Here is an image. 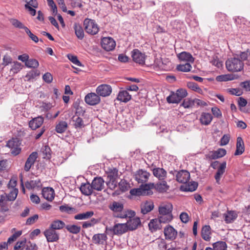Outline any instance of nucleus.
<instances>
[{"mask_svg":"<svg viewBox=\"0 0 250 250\" xmlns=\"http://www.w3.org/2000/svg\"><path fill=\"white\" fill-rule=\"evenodd\" d=\"M73 27L77 37L79 40L83 39L84 37V32L81 25L79 23L75 22L74 24Z\"/></svg>","mask_w":250,"mask_h":250,"instance_id":"obj_36","label":"nucleus"},{"mask_svg":"<svg viewBox=\"0 0 250 250\" xmlns=\"http://www.w3.org/2000/svg\"><path fill=\"white\" fill-rule=\"evenodd\" d=\"M181 105L185 108H189L199 106H206L207 105V103L196 98L186 99L184 100Z\"/></svg>","mask_w":250,"mask_h":250,"instance_id":"obj_4","label":"nucleus"},{"mask_svg":"<svg viewBox=\"0 0 250 250\" xmlns=\"http://www.w3.org/2000/svg\"><path fill=\"white\" fill-rule=\"evenodd\" d=\"M153 188H154V183H153L145 184V185H142L141 186L142 194L144 195H152L153 194V192L151 189Z\"/></svg>","mask_w":250,"mask_h":250,"instance_id":"obj_28","label":"nucleus"},{"mask_svg":"<svg viewBox=\"0 0 250 250\" xmlns=\"http://www.w3.org/2000/svg\"><path fill=\"white\" fill-rule=\"evenodd\" d=\"M42 195L47 200L52 201L54 198V190L50 187L44 188L42 190Z\"/></svg>","mask_w":250,"mask_h":250,"instance_id":"obj_21","label":"nucleus"},{"mask_svg":"<svg viewBox=\"0 0 250 250\" xmlns=\"http://www.w3.org/2000/svg\"><path fill=\"white\" fill-rule=\"evenodd\" d=\"M65 223L61 220H57L53 221L50 225L49 228L56 230L57 229H61L64 228Z\"/></svg>","mask_w":250,"mask_h":250,"instance_id":"obj_40","label":"nucleus"},{"mask_svg":"<svg viewBox=\"0 0 250 250\" xmlns=\"http://www.w3.org/2000/svg\"><path fill=\"white\" fill-rule=\"evenodd\" d=\"M226 165V162L224 161L220 164V165L217 168V171L214 176V178L216 181V183H217L218 184L219 183V181L221 179V177L225 172Z\"/></svg>","mask_w":250,"mask_h":250,"instance_id":"obj_24","label":"nucleus"},{"mask_svg":"<svg viewBox=\"0 0 250 250\" xmlns=\"http://www.w3.org/2000/svg\"><path fill=\"white\" fill-rule=\"evenodd\" d=\"M198 187V183L195 182H192L190 184H188L184 189L183 190L186 191H195Z\"/></svg>","mask_w":250,"mask_h":250,"instance_id":"obj_58","label":"nucleus"},{"mask_svg":"<svg viewBox=\"0 0 250 250\" xmlns=\"http://www.w3.org/2000/svg\"><path fill=\"white\" fill-rule=\"evenodd\" d=\"M39 218V215L38 214H35L33 216L29 217L26 221V225H31L33 224Z\"/></svg>","mask_w":250,"mask_h":250,"instance_id":"obj_63","label":"nucleus"},{"mask_svg":"<svg viewBox=\"0 0 250 250\" xmlns=\"http://www.w3.org/2000/svg\"><path fill=\"white\" fill-rule=\"evenodd\" d=\"M175 93L181 101L182 99L186 97L188 95L187 90L183 88H180L177 90Z\"/></svg>","mask_w":250,"mask_h":250,"instance_id":"obj_61","label":"nucleus"},{"mask_svg":"<svg viewBox=\"0 0 250 250\" xmlns=\"http://www.w3.org/2000/svg\"><path fill=\"white\" fill-rule=\"evenodd\" d=\"M191 65L190 63L187 62L185 64H180L177 66V70L182 72H189L191 68Z\"/></svg>","mask_w":250,"mask_h":250,"instance_id":"obj_48","label":"nucleus"},{"mask_svg":"<svg viewBox=\"0 0 250 250\" xmlns=\"http://www.w3.org/2000/svg\"><path fill=\"white\" fill-rule=\"evenodd\" d=\"M148 227L151 232H154L160 229L162 226L158 219H153L151 220L149 223Z\"/></svg>","mask_w":250,"mask_h":250,"instance_id":"obj_32","label":"nucleus"},{"mask_svg":"<svg viewBox=\"0 0 250 250\" xmlns=\"http://www.w3.org/2000/svg\"><path fill=\"white\" fill-rule=\"evenodd\" d=\"M43 121V118L42 116H39L30 120L29 122V126L32 129L35 130L42 125Z\"/></svg>","mask_w":250,"mask_h":250,"instance_id":"obj_19","label":"nucleus"},{"mask_svg":"<svg viewBox=\"0 0 250 250\" xmlns=\"http://www.w3.org/2000/svg\"><path fill=\"white\" fill-rule=\"evenodd\" d=\"M167 101L169 104H178L181 101L176 93L173 92H172L170 95L167 97Z\"/></svg>","mask_w":250,"mask_h":250,"instance_id":"obj_42","label":"nucleus"},{"mask_svg":"<svg viewBox=\"0 0 250 250\" xmlns=\"http://www.w3.org/2000/svg\"><path fill=\"white\" fill-rule=\"evenodd\" d=\"M107 238L105 233H98L93 235L92 241L95 244L103 245L106 242Z\"/></svg>","mask_w":250,"mask_h":250,"instance_id":"obj_30","label":"nucleus"},{"mask_svg":"<svg viewBox=\"0 0 250 250\" xmlns=\"http://www.w3.org/2000/svg\"><path fill=\"white\" fill-rule=\"evenodd\" d=\"M154 188L160 193L166 192L169 188L167 182L164 180L154 184Z\"/></svg>","mask_w":250,"mask_h":250,"instance_id":"obj_22","label":"nucleus"},{"mask_svg":"<svg viewBox=\"0 0 250 250\" xmlns=\"http://www.w3.org/2000/svg\"><path fill=\"white\" fill-rule=\"evenodd\" d=\"M245 151V146L244 141L241 137H238L237 138L236 142V149L234 153V155H240Z\"/></svg>","mask_w":250,"mask_h":250,"instance_id":"obj_29","label":"nucleus"},{"mask_svg":"<svg viewBox=\"0 0 250 250\" xmlns=\"http://www.w3.org/2000/svg\"><path fill=\"white\" fill-rule=\"evenodd\" d=\"M118 186L122 192L127 191L130 188L129 184L125 179H122L119 183Z\"/></svg>","mask_w":250,"mask_h":250,"instance_id":"obj_45","label":"nucleus"},{"mask_svg":"<svg viewBox=\"0 0 250 250\" xmlns=\"http://www.w3.org/2000/svg\"><path fill=\"white\" fill-rule=\"evenodd\" d=\"M154 208L153 203L149 202H146L141 206V211L143 214H146L151 211Z\"/></svg>","mask_w":250,"mask_h":250,"instance_id":"obj_37","label":"nucleus"},{"mask_svg":"<svg viewBox=\"0 0 250 250\" xmlns=\"http://www.w3.org/2000/svg\"><path fill=\"white\" fill-rule=\"evenodd\" d=\"M131 99V96L125 90L120 91L117 96V99L122 102L127 103Z\"/></svg>","mask_w":250,"mask_h":250,"instance_id":"obj_31","label":"nucleus"},{"mask_svg":"<svg viewBox=\"0 0 250 250\" xmlns=\"http://www.w3.org/2000/svg\"><path fill=\"white\" fill-rule=\"evenodd\" d=\"M40 72L38 70H32L27 73L25 77L27 81L33 80L36 77L39 76Z\"/></svg>","mask_w":250,"mask_h":250,"instance_id":"obj_43","label":"nucleus"},{"mask_svg":"<svg viewBox=\"0 0 250 250\" xmlns=\"http://www.w3.org/2000/svg\"><path fill=\"white\" fill-rule=\"evenodd\" d=\"M110 209L113 211L114 213V216L118 214L123 213V210L124 209V205L118 202L114 201L109 206Z\"/></svg>","mask_w":250,"mask_h":250,"instance_id":"obj_17","label":"nucleus"},{"mask_svg":"<svg viewBox=\"0 0 250 250\" xmlns=\"http://www.w3.org/2000/svg\"><path fill=\"white\" fill-rule=\"evenodd\" d=\"M80 190L83 194L86 196H89L95 193L92 184L89 182L82 183Z\"/></svg>","mask_w":250,"mask_h":250,"instance_id":"obj_18","label":"nucleus"},{"mask_svg":"<svg viewBox=\"0 0 250 250\" xmlns=\"http://www.w3.org/2000/svg\"><path fill=\"white\" fill-rule=\"evenodd\" d=\"M10 22L15 27L19 29H23L25 31V29L27 28L26 26H25L19 20L12 19L10 20Z\"/></svg>","mask_w":250,"mask_h":250,"instance_id":"obj_52","label":"nucleus"},{"mask_svg":"<svg viewBox=\"0 0 250 250\" xmlns=\"http://www.w3.org/2000/svg\"><path fill=\"white\" fill-rule=\"evenodd\" d=\"M127 230H133L137 229L138 226H141V222L139 217L129 218L125 223Z\"/></svg>","mask_w":250,"mask_h":250,"instance_id":"obj_16","label":"nucleus"},{"mask_svg":"<svg viewBox=\"0 0 250 250\" xmlns=\"http://www.w3.org/2000/svg\"><path fill=\"white\" fill-rule=\"evenodd\" d=\"M84 101L90 105H95L100 103L101 98L97 93L91 92L85 96Z\"/></svg>","mask_w":250,"mask_h":250,"instance_id":"obj_8","label":"nucleus"},{"mask_svg":"<svg viewBox=\"0 0 250 250\" xmlns=\"http://www.w3.org/2000/svg\"><path fill=\"white\" fill-rule=\"evenodd\" d=\"M84 29L86 33L94 35L97 34L99 30L98 24L93 20L86 19L83 21Z\"/></svg>","mask_w":250,"mask_h":250,"instance_id":"obj_2","label":"nucleus"},{"mask_svg":"<svg viewBox=\"0 0 250 250\" xmlns=\"http://www.w3.org/2000/svg\"><path fill=\"white\" fill-rule=\"evenodd\" d=\"M173 218L172 215H161L158 220L160 223H166L170 222Z\"/></svg>","mask_w":250,"mask_h":250,"instance_id":"obj_54","label":"nucleus"},{"mask_svg":"<svg viewBox=\"0 0 250 250\" xmlns=\"http://www.w3.org/2000/svg\"><path fill=\"white\" fill-rule=\"evenodd\" d=\"M211 228L209 225H205L202 227L201 230V235L204 240L208 241H209L211 237Z\"/></svg>","mask_w":250,"mask_h":250,"instance_id":"obj_35","label":"nucleus"},{"mask_svg":"<svg viewBox=\"0 0 250 250\" xmlns=\"http://www.w3.org/2000/svg\"><path fill=\"white\" fill-rule=\"evenodd\" d=\"M59 209L61 212L70 213L75 210V208L69 207L67 205L60 206Z\"/></svg>","mask_w":250,"mask_h":250,"instance_id":"obj_57","label":"nucleus"},{"mask_svg":"<svg viewBox=\"0 0 250 250\" xmlns=\"http://www.w3.org/2000/svg\"><path fill=\"white\" fill-rule=\"evenodd\" d=\"M172 205L170 203L166 204L159 208L160 215H172Z\"/></svg>","mask_w":250,"mask_h":250,"instance_id":"obj_33","label":"nucleus"},{"mask_svg":"<svg viewBox=\"0 0 250 250\" xmlns=\"http://www.w3.org/2000/svg\"><path fill=\"white\" fill-rule=\"evenodd\" d=\"M68 127V124L65 121H60L56 125L55 130L57 133L64 132Z\"/></svg>","mask_w":250,"mask_h":250,"instance_id":"obj_38","label":"nucleus"},{"mask_svg":"<svg viewBox=\"0 0 250 250\" xmlns=\"http://www.w3.org/2000/svg\"><path fill=\"white\" fill-rule=\"evenodd\" d=\"M21 144L19 139L13 138L7 142L6 146L10 149L11 153L13 155L16 156L21 151Z\"/></svg>","mask_w":250,"mask_h":250,"instance_id":"obj_3","label":"nucleus"},{"mask_svg":"<svg viewBox=\"0 0 250 250\" xmlns=\"http://www.w3.org/2000/svg\"><path fill=\"white\" fill-rule=\"evenodd\" d=\"M22 234V231L19 230L14 233L12 236H11L7 240V244H10L12 242L15 241L19 237H20Z\"/></svg>","mask_w":250,"mask_h":250,"instance_id":"obj_60","label":"nucleus"},{"mask_svg":"<svg viewBox=\"0 0 250 250\" xmlns=\"http://www.w3.org/2000/svg\"><path fill=\"white\" fill-rule=\"evenodd\" d=\"M22 68V65L20 62H16L12 65L10 71L14 74L17 73Z\"/></svg>","mask_w":250,"mask_h":250,"instance_id":"obj_56","label":"nucleus"},{"mask_svg":"<svg viewBox=\"0 0 250 250\" xmlns=\"http://www.w3.org/2000/svg\"><path fill=\"white\" fill-rule=\"evenodd\" d=\"M101 45L105 50L110 51L115 48L116 42L111 37H104L102 39Z\"/></svg>","mask_w":250,"mask_h":250,"instance_id":"obj_6","label":"nucleus"},{"mask_svg":"<svg viewBox=\"0 0 250 250\" xmlns=\"http://www.w3.org/2000/svg\"><path fill=\"white\" fill-rule=\"evenodd\" d=\"M104 181L102 177L97 176L92 181V187L94 191H102L104 188Z\"/></svg>","mask_w":250,"mask_h":250,"instance_id":"obj_14","label":"nucleus"},{"mask_svg":"<svg viewBox=\"0 0 250 250\" xmlns=\"http://www.w3.org/2000/svg\"><path fill=\"white\" fill-rule=\"evenodd\" d=\"M150 175V174L146 171L139 169L136 171L134 177L139 183H145L148 181Z\"/></svg>","mask_w":250,"mask_h":250,"instance_id":"obj_11","label":"nucleus"},{"mask_svg":"<svg viewBox=\"0 0 250 250\" xmlns=\"http://www.w3.org/2000/svg\"><path fill=\"white\" fill-rule=\"evenodd\" d=\"M176 180L180 183H187L190 179V174L187 170H181L179 171H175Z\"/></svg>","mask_w":250,"mask_h":250,"instance_id":"obj_13","label":"nucleus"},{"mask_svg":"<svg viewBox=\"0 0 250 250\" xmlns=\"http://www.w3.org/2000/svg\"><path fill=\"white\" fill-rule=\"evenodd\" d=\"M43 234L48 242H56L59 239V233L49 227L44 231Z\"/></svg>","mask_w":250,"mask_h":250,"instance_id":"obj_10","label":"nucleus"},{"mask_svg":"<svg viewBox=\"0 0 250 250\" xmlns=\"http://www.w3.org/2000/svg\"><path fill=\"white\" fill-rule=\"evenodd\" d=\"M93 215L94 212L93 211H86L75 215L74 219L76 220H85L91 218Z\"/></svg>","mask_w":250,"mask_h":250,"instance_id":"obj_39","label":"nucleus"},{"mask_svg":"<svg viewBox=\"0 0 250 250\" xmlns=\"http://www.w3.org/2000/svg\"><path fill=\"white\" fill-rule=\"evenodd\" d=\"M135 212L131 210H127L126 212H124L123 213L118 214L116 215V217L121 218H125L127 217H129V218H132L131 217L135 216Z\"/></svg>","mask_w":250,"mask_h":250,"instance_id":"obj_50","label":"nucleus"},{"mask_svg":"<svg viewBox=\"0 0 250 250\" xmlns=\"http://www.w3.org/2000/svg\"><path fill=\"white\" fill-rule=\"evenodd\" d=\"M67 57L68 59L74 64L78 66H81L82 65L81 62L78 60L77 57L72 54H68Z\"/></svg>","mask_w":250,"mask_h":250,"instance_id":"obj_59","label":"nucleus"},{"mask_svg":"<svg viewBox=\"0 0 250 250\" xmlns=\"http://www.w3.org/2000/svg\"><path fill=\"white\" fill-rule=\"evenodd\" d=\"M112 90V87L110 85L102 84L97 87L96 92L99 97H105L111 94Z\"/></svg>","mask_w":250,"mask_h":250,"instance_id":"obj_7","label":"nucleus"},{"mask_svg":"<svg viewBox=\"0 0 250 250\" xmlns=\"http://www.w3.org/2000/svg\"><path fill=\"white\" fill-rule=\"evenodd\" d=\"M65 228L69 232L73 234H77L81 230V227L76 225H68Z\"/></svg>","mask_w":250,"mask_h":250,"instance_id":"obj_46","label":"nucleus"},{"mask_svg":"<svg viewBox=\"0 0 250 250\" xmlns=\"http://www.w3.org/2000/svg\"><path fill=\"white\" fill-rule=\"evenodd\" d=\"M133 60L140 64H144L145 62L146 56L137 49H133L131 52Z\"/></svg>","mask_w":250,"mask_h":250,"instance_id":"obj_9","label":"nucleus"},{"mask_svg":"<svg viewBox=\"0 0 250 250\" xmlns=\"http://www.w3.org/2000/svg\"><path fill=\"white\" fill-rule=\"evenodd\" d=\"M213 117L211 114L207 112H203L200 117V122L202 125H208L210 124L212 120Z\"/></svg>","mask_w":250,"mask_h":250,"instance_id":"obj_25","label":"nucleus"},{"mask_svg":"<svg viewBox=\"0 0 250 250\" xmlns=\"http://www.w3.org/2000/svg\"><path fill=\"white\" fill-rule=\"evenodd\" d=\"M224 219L226 223L233 222L237 217V214L234 211H228L224 214Z\"/></svg>","mask_w":250,"mask_h":250,"instance_id":"obj_34","label":"nucleus"},{"mask_svg":"<svg viewBox=\"0 0 250 250\" xmlns=\"http://www.w3.org/2000/svg\"><path fill=\"white\" fill-rule=\"evenodd\" d=\"M98 223V220L95 218H92L90 220L83 222L82 227L84 229L91 227Z\"/></svg>","mask_w":250,"mask_h":250,"instance_id":"obj_55","label":"nucleus"},{"mask_svg":"<svg viewBox=\"0 0 250 250\" xmlns=\"http://www.w3.org/2000/svg\"><path fill=\"white\" fill-rule=\"evenodd\" d=\"M228 92L232 95L239 96L243 94L242 91L238 88H229L228 89Z\"/></svg>","mask_w":250,"mask_h":250,"instance_id":"obj_62","label":"nucleus"},{"mask_svg":"<svg viewBox=\"0 0 250 250\" xmlns=\"http://www.w3.org/2000/svg\"><path fill=\"white\" fill-rule=\"evenodd\" d=\"M42 152L43 155V158L50 159L51 157V150L48 146H44L42 148Z\"/></svg>","mask_w":250,"mask_h":250,"instance_id":"obj_44","label":"nucleus"},{"mask_svg":"<svg viewBox=\"0 0 250 250\" xmlns=\"http://www.w3.org/2000/svg\"><path fill=\"white\" fill-rule=\"evenodd\" d=\"M106 173L107 174V181L111 182L117 181L118 177V170L116 168H109Z\"/></svg>","mask_w":250,"mask_h":250,"instance_id":"obj_23","label":"nucleus"},{"mask_svg":"<svg viewBox=\"0 0 250 250\" xmlns=\"http://www.w3.org/2000/svg\"><path fill=\"white\" fill-rule=\"evenodd\" d=\"M153 175L159 180H163L167 176V171L163 168L157 167L152 169Z\"/></svg>","mask_w":250,"mask_h":250,"instance_id":"obj_26","label":"nucleus"},{"mask_svg":"<svg viewBox=\"0 0 250 250\" xmlns=\"http://www.w3.org/2000/svg\"><path fill=\"white\" fill-rule=\"evenodd\" d=\"M82 109V108L78 107L76 114L71 119L70 122L71 125L76 129H81L85 126L83 119L77 115L78 110Z\"/></svg>","mask_w":250,"mask_h":250,"instance_id":"obj_5","label":"nucleus"},{"mask_svg":"<svg viewBox=\"0 0 250 250\" xmlns=\"http://www.w3.org/2000/svg\"><path fill=\"white\" fill-rule=\"evenodd\" d=\"M187 86L189 88H190L193 91L200 93L202 92V89L199 87L198 85L193 82H188Z\"/></svg>","mask_w":250,"mask_h":250,"instance_id":"obj_53","label":"nucleus"},{"mask_svg":"<svg viewBox=\"0 0 250 250\" xmlns=\"http://www.w3.org/2000/svg\"><path fill=\"white\" fill-rule=\"evenodd\" d=\"M18 189L13 188L6 196L7 200L8 201H14L18 195Z\"/></svg>","mask_w":250,"mask_h":250,"instance_id":"obj_49","label":"nucleus"},{"mask_svg":"<svg viewBox=\"0 0 250 250\" xmlns=\"http://www.w3.org/2000/svg\"><path fill=\"white\" fill-rule=\"evenodd\" d=\"M177 57L180 61L187 62L188 63H192L194 61V58L192 57V55L186 51H183L179 53Z\"/></svg>","mask_w":250,"mask_h":250,"instance_id":"obj_27","label":"nucleus"},{"mask_svg":"<svg viewBox=\"0 0 250 250\" xmlns=\"http://www.w3.org/2000/svg\"><path fill=\"white\" fill-rule=\"evenodd\" d=\"M165 239L168 240H174L177 235V231L173 227L168 225L167 226L164 230Z\"/></svg>","mask_w":250,"mask_h":250,"instance_id":"obj_12","label":"nucleus"},{"mask_svg":"<svg viewBox=\"0 0 250 250\" xmlns=\"http://www.w3.org/2000/svg\"><path fill=\"white\" fill-rule=\"evenodd\" d=\"M25 185L28 189H33L36 187H40L42 186L40 179L27 181L25 183Z\"/></svg>","mask_w":250,"mask_h":250,"instance_id":"obj_41","label":"nucleus"},{"mask_svg":"<svg viewBox=\"0 0 250 250\" xmlns=\"http://www.w3.org/2000/svg\"><path fill=\"white\" fill-rule=\"evenodd\" d=\"M109 230L112 231L114 234H122L128 230L125 224H116Z\"/></svg>","mask_w":250,"mask_h":250,"instance_id":"obj_20","label":"nucleus"},{"mask_svg":"<svg viewBox=\"0 0 250 250\" xmlns=\"http://www.w3.org/2000/svg\"><path fill=\"white\" fill-rule=\"evenodd\" d=\"M227 153L226 150L224 148H220L217 150L211 151L206 155V158L209 160H215L224 157Z\"/></svg>","mask_w":250,"mask_h":250,"instance_id":"obj_15","label":"nucleus"},{"mask_svg":"<svg viewBox=\"0 0 250 250\" xmlns=\"http://www.w3.org/2000/svg\"><path fill=\"white\" fill-rule=\"evenodd\" d=\"M250 50H247L246 51L241 52L239 57L241 58V61L242 62L247 60L248 59H250Z\"/></svg>","mask_w":250,"mask_h":250,"instance_id":"obj_64","label":"nucleus"},{"mask_svg":"<svg viewBox=\"0 0 250 250\" xmlns=\"http://www.w3.org/2000/svg\"><path fill=\"white\" fill-rule=\"evenodd\" d=\"M214 250H226L227 248V244L224 241H218L213 244Z\"/></svg>","mask_w":250,"mask_h":250,"instance_id":"obj_47","label":"nucleus"},{"mask_svg":"<svg viewBox=\"0 0 250 250\" xmlns=\"http://www.w3.org/2000/svg\"><path fill=\"white\" fill-rule=\"evenodd\" d=\"M227 70L230 72H239L243 69L244 62L237 57L228 59L226 62Z\"/></svg>","mask_w":250,"mask_h":250,"instance_id":"obj_1","label":"nucleus"},{"mask_svg":"<svg viewBox=\"0 0 250 250\" xmlns=\"http://www.w3.org/2000/svg\"><path fill=\"white\" fill-rule=\"evenodd\" d=\"M39 63L38 61L34 59H29L26 62L25 65L29 68H36L39 66Z\"/></svg>","mask_w":250,"mask_h":250,"instance_id":"obj_51","label":"nucleus"}]
</instances>
